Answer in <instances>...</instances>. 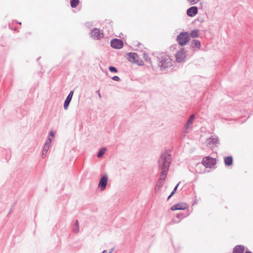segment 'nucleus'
<instances>
[{
	"mask_svg": "<svg viewBox=\"0 0 253 253\" xmlns=\"http://www.w3.org/2000/svg\"><path fill=\"white\" fill-rule=\"evenodd\" d=\"M170 161V156L169 154L166 153L161 156L159 164L162 168V172L155 187L156 190H159L164 184L169 166Z\"/></svg>",
	"mask_w": 253,
	"mask_h": 253,
	"instance_id": "nucleus-1",
	"label": "nucleus"
},
{
	"mask_svg": "<svg viewBox=\"0 0 253 253\" xmlns=\"http://www.w3.org/2000/svg\"><path fill=\"white\" fill-rule=\"evenodd\" d=\"M190 41V37L187 32H182L177 37V41L180 45H186Z\"/></svg>",
	"mask_w": 253,
	"mask_h": 253,
	"instance_id": "nucleus-2",
	"label": "nucleus"
},
{
	"mask_svg": "<svg viewBox=\"0 0 253 253\" xmlns=\"http://www.w3.org/2000/svg\"><path fill=\"white\" fill-rule=\"evenodd\" d=\"M216 163V159L210 156L204 157L202 161L203 165L207 168H211L215 165Z\"/></svg>",
	"mask_w": 253,
	"mask_h": 253,
	"instance_id": "nucleus-3",
	"label": "nucleus"
},
{
	"mask_svg": "<svg viewBox=\"0 0 253 253\" xmlns=\"http://www.w3.org/2000/svg\"><path fill=\"white\" fill-rule=\"evenodd\" d=\"M175 56L177 62L179 63L183 62L185 60L186 57V52L184 49L182 48L176 53Z\"/></svg>",
	"mask_w": 253,
	"mask_h": 253,
	"instance_id": "nucleus-4",
	"label": "nucleus"
},
{
	"mask_svg": "<svg viewBox=\"0 0 253 253\" xmlns=\"http://www.w3.org/2000/svg\"><path fill=\"white\" fill-rule=\"evenodd\" d=\"M91 36L95 40H100L103 38L104 34L102 32H101L99 29L95 28L93 30H92L91 33Z\"/></svg>",
	"mask_w": 253,
	"mask_h": 253,
	"instance_id": "nucleus-5",
	"label": "nucleus"
},
{
	"mask_svg": "<svg viewBox=\"0 0 253 253\" xmlns=\"http://www.w3.org/2000/svg\"><path fill=\"white\" fill-rule=\"evenodd\" d=\"M161 63V66L162 68H167L172 65L171 59L169 56H166L165 57L162 59Z\"/></svg>",
	"mask_w": 253,
	"mask_h": 253,
	"instance_id": "nucleus-6",
	"label": "nucleus"
},
{
	"mask_svg": "<svg viewBox=\"0 0 253 253\" xmlns=\"http://www.w3.org/2000/svg\"><path fill=\"white\" fill-rule=\"evenodd\" d=\"M111 45L114 48L120 49L123 47L124 43L121 40L115 39L111 41Z\"/></svg>",
	"mask_w": 253,
	"mask_h": 253,
	"instance_id": "nucleus-7",
	"label": "nucleus"
},
{
	"mask_svg": "<svg viewBox=\"0 0 253 253\" xmlns=\"http://www.w3.org/2000/svg\"><path fill=\"white\" fill-rule=\"evenodd\" d=\"M108 177L106 175H104L101 177L98 184V187L100 188L101 190L102 191L105 189Z\"/></svg>",
	"mask_w": 253,
	"mask_h": 253,
	"instance_id": "nucleus-8",
	"label": "nucleus"
},
{
	"mask_svg": "<svg viewBox=\"0 0 253 253\" xmlns=\"http://www.w3.org/2000/svg\"><path fill=\"white\" fill-rule=\"evenodd\" d=\"M187 208V205L186 203H181L173 205L171 209L172 211L184 210Z\"/></svg>",
	"mask_w": 253,
	"mask_h": 253,
	"instance_id": "nucleus-9",
	"label": "nucleus"
},
{
	"mask_svg": "<svg viewBox=\"0 0 253 253\" xmlns=\"http://www.w3.org/2000/svg\"><path fill=\"white\" fill-rule=\"evenodd\" d=\"M198 13V8L196 6H193L189 8L187 11V14L190 17L195 16Z\"/></svg>",
	"mask_w": 253,
	"mask_h": 253,
	"instance_id": "nucleus-10",
	"label": "nucleus"
},
{
	"mask_svg": "<svg viewBox=\"0 0 253 253\" xmlns=\"http://www.w3.org/2000/svg\"><path fill=\"white\" fill-rule=\"evenodd\" d=\"M51 142V139L48 138L44 146L43 150L42 152V157L44 158L45 156L46 153H47L49 148L50 144Z\"/></svg>",
	"mask_w": 253,
	"mask_h": 253,
	"instance_id": "nucleus-11",
	"label": "nucleus"
},
{
	"mask_svg": "<svg viewBox=\"0 0 253 253\" xmlns=\"http://www.w3.org/2000/svg\"><path fill=\"white\" fill-rule=\"evenodd\" d=\"M245 250V248L242 245L236 246L233 251V253H243Z\"/></svg>",
	"mask_w": 253,
	"mask_h": 253,
	"instance_id": "nucleus-12",
	"label": "nucleus"
},
{
	"mask_svg": "<svg viewBox=\"0 0 253 253\" xmlns=\"http://www.w3.org/2000/svg\"><path fill=\"white\" fill-rule=\"evenodd\" d=\"M224 161L226 166H230L233 163V158L231 156H228L224 158Z\"/></svg>",
	"mask_w": 253,
	"mask_h": 253,
	"instance_id": "nucleus-13",
	"label": "nucleus"
},
{
	"mask_svg": "<svg viewBox=\"0 0 253 253\" xmlns=\"http://www.w3.org/2000/svg\"><path fill=\"white\" fill-rule=\"evenodd\" d=\"M194 118H195V116L194 115H192L190 117L189 120L187 121V124L185 125V127L186 128H188L189 127V126H191L192 124V123L194 121Z\"/></svg>",
	"mask_w": 253,
	"mask_h": 253,
	"instance_id": "nucleus-14",
	"label": "nucleus"
},
{
	"mask_svg": "<svg viewBox=\"0 0 253 253\" xmlns=\"http://www.w3.org/2000/svg\"><path fill=\"white\" fill-rule=\"evenodd\" d=\"M129 57L130 58V61L132 62H136V58H137V55L135 53H130L128 54Z\"/></svg>",
	"mask_w": 253,
	"mask_h": 253,
	"instance_id": "nucleus-15",
	"label": "nucleus"
},
{
	"mask_svg": "<svg viewBox=\"0 0 253 253\" xmlns=\"http://www.w3.org/2000/svg\"><path fill=\"white\" fill-rule=\"evenodd\" d=\"M193 47L199 48L200 46V42L197 40H193L192 42Z\"/></svg>",
	"mask_w": 253,
	"mask_h": 253,
	"instance_id": "nucleus-16",
	"label": "nucleus"
},
{
	"mask_svg": "<svg viewBox=\"0 0 253 253\" xmlns=\"http://www.w3.org/2000/svg\"><path fill=\"white\" fill-rule=\"evenodd\" d=\"M80 2V0H70L71 6L73 8L77 7Z\"/></svg>",
	"mask_w": 253,
	"mask_h": 253,
	"instance_id": "nucleus-17",
	"label": "nucleus"
},
{
	"mask_svg": "<svg viewBox=\"0 0 253 253\" xmlns=\"http://www.w3.org/2000/svg\"><path fill=\"white\" fill-rule=\"evenodd\" d=\"M190 36L192 38H196L199 36V31L195 30L192 31L190 33Z\"/></svg>",
	"mask_w": 253,
	"mask_h": 253,
	"instance_id": "nucleus-18",
	"label": "nucleus"
},
{
	"mask_svg": "<svg viewBox=\"0 0 253 253\" xmlns=\"http://www.w3.org/2000/svg\"><path fill=\"white\" fill-rule=\"evenodd\" d=\"M71 99L68 97L66 98L64 104V108L65 110L67 109L68 106L71 102Z\"/></svg>",
	"mask_w": 253,
	"mask_h": 253,
	"instance_id": "nucleus-19",
	"label": "nucleus"
},
{
	"mask_svg": "<svg viewBox=\"0 0 253 253\" xmlns=\"http://www.w3.org/2000/svg\"><path fill=\"white\" fill-rule=\"evenodd\" d=\"M209 141V145H211V143L213 144V143H216L218 140H217V138H210L208 140Z\"/></svg>",
	"mask_w": 253,
	"mask_h": 253,
	"instance_id": "nucleus-20",
	"label": "nucleus"
},
{
	"mask_svg": "<svg viewBox=\"0 0 253 253\" xmlns=\"http://www.w3.org/2000/svg\"><path fill=\"white\" fill-rule=\"evenodd\" d=\"M106 151V148H103L101 149L97 154L98 157H102L104 155Z\"/></svg>",
	"mask_w": 253,
	"mask_h": 253,
	"instance_id": "nucleus-21",
	"label": "nucleus"
},
{
	"mask_svg": "<svg viewBox=\"0 0 253 253\" xmlns=\"http://www.w3.org/2000/svg\"><path fill=\"white\" fill-rule=\"evenodd\" d=\"M109 69L110 71L111 72L117 73L118 72L117 69L115 67H113V66L109 67Z\"/></svg>",
	"mask_w": 253,
	"mask_h": 253,
	"instance_id": "nucleus-22",
	"label": "nucleus"
},
{
	"mask_svg": "<svg viewBox=\"0 0 253 253\" xmlns=\"http://www.w3.org/2000/svg\"><path fill=\"white\" fill-rule=\"evenodd\" d=\"M178 186V184H177L175 187V188H174L173 190L172 191V192H171V194L168 197V199H169L176 192V190H177V187Z\"/></svg>",
	"mask_w": 253,
	"mask_h": 253,
	"instance_id": "nucleus-23",
	"label": "nucleus"
},
{
	"mask_svg": "<svg viewBox=\"0 0 253 253\" xmlns=\"http://www.w3.org/2000/svg\"><path fill=\"white\" fill-rule=\"evenodd\" d=\"M188 1L191 4H195L199 1L200 0H188Z\"/></svg>",
	"mask_w": 253,
	"mask_h": 253,
	"instance_id": "nucleus-24",
	"label": "nucleus"
},
{
	"mask_svg": "<svg viewBox=\"0 0 253 253\" xmlns=\"http://www.w3.org/2000/svg\"><path fill=\"white\" fill-rule=\"evenodd\" d=\"M75 226H76V227H77V231H76V233H78L79 230V222L78 220H76L75 222Z\"/></svg>",
	"mask_w": 253,
	"mask_h": 253,
	"instance_id": "nucleus-25",
	"label": "nucleus"
},
{
	"mask_svg": "<svg viewBox=\"0 0 253 253\" xmlns=\"http://www.w3.org/2000/svg\"><path fill=\"white\" fill-rule=\"evenodd\" d=\"M112 79L114 80V81H119L120 80V79L119 77L118 76H114L113 78H112Z\"/></svg>",
	"mask_w": 253,
	"mask_h": 253,
	"instance_id": "nucleus-26",
	"label": "nucleus"
},
{
	"mask_svg": "<svg viewBox=\"0 0 253 253\" xmlns=\"http://www.w3.org/2000/svg\"><path fill=\"white\" fill-rule=\"evenodd\" d=\"M73 93H74L73 91H71L69 93V94L68 96L67 97H68V98H70V99H72V97H73Z\"/></svg>",
	"mask_w": 253,
	"mask_h": 253,
	"instance_id": "nucleus-27",
	"label": "nucleus"
},
{
	"mask_svg": "<svg viewBox=\"0 0 253 253\" xmlns=\"http://www.w3.org/2000/svg\"><path fill=\"white\" fill-rule=\"evenodd\" d=\"M49 134L50 135L52 136V137L54 136V134H53V131H51L50 132H49Z\"/></svg>",
	"mask_w": 253,
	"mask_h": 253,
	"instance_id": "nucleus-28",
	"label": "nucleus"
},
{
	"mask_svg": "<svg viewBox=\"0 0 253 253\" xmlns=\"http://www.w3.org/2000/svg\"><path fill=\"white\" fill-rule=\"evenodd\" d=\"M74 231L76 233V231H77V227H76V229H74Z\"/></svg>",
	"mask_w": 253,
	"mask_h": 253,
	"instance_id": "nucleus-29",
	"label": "nucleus"
}]
</instances>
